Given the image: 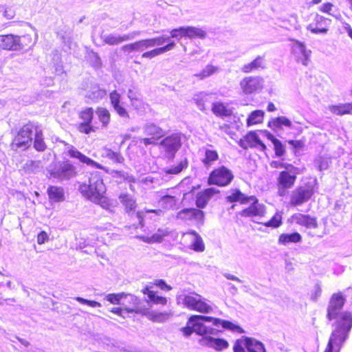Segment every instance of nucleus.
I'll return each instance as SVG.
<instances>
[{
    "instance_id": "1",
    "label": "nucleus",
    "mask_w": 352,
    "mask_h": 352,
    "mask_svg": "<svg viewBox=\"0 0 352 352\" xmlns=\"http://www.w3.org/2000/svg\"><path fill=\"white\" fill-rule=\"evenodd\" d=\"M78 191L84 198L104 209H110L112 206L110 199L106 196L107 187L100 172H90L87 181L79 184Z\"/></svg>"
},
{
    "instance_id": "2",
    "label": "nucleus",
    "mask_w": 352,
    "mask_h": 352,
    "mask_svg": "<svg viewBox=\"0 0 352 352\" xmlns=\"http://www.w3.org/2000/svg\"><path fill=\"white\" fill-rule=\"evenodd\" d=\"M39 129L40 126L33 122H28L22 125L10 143L11 149L28 150L30 148L32 140Z\"/></svg>"
},
{
    "instance_id": "3",
    "label": "nucleus",
    "mask_w": 352,
    "mask_h": 352,
    "mask_svg": "<svg viewBox=\"0 0 352 352\" xmlns=\"http://www.w3.org/2000/svg\"><path fill=\"white\" fill-rule=\"evenodd\" d=\"M302 172L299 168L293 164L291 165V167L281 170L276 178L278 195L283 197L287 190L294 186L298 175H300Z\"/></svg>"
},
{
    "instance_id": "4",
    "label": "nucleus",
    "mask_w": 352,
    "mask_h": 352,
    "mask_svg": "<svg viewBox=\"0 0 352 352\" xmlns=\"http://www.w3.org/2000/svg\"><path fill=\"white\" fill-rule=\"evenodd\" d=\"M32 44L30 35L17 36L12 34L0 35V50L7 51L20 50Z\"/></svg>"
},
{
    "instance_id": "5",
    "label": "nucleus",
    "mask_w": 352,
    "mask_h": 352,
    "mask_svg": "<svg viewBox=\"0 0 352 352\" xmlns=\"http://www.w3.org/2000/svg\"><path fill=\"white\" fill-rule=\"evenodd\" d=\"M94 111L92 107H85L78 113L80 122L76 129L81 134L89 135L98 131V127L93 124Z\"/></svg>"
},
{
    "instance_id": "6",
    "label": "nucleus",
    "mask_w": 352,
    "mask_h": 352,
    "mask_svg": "<svg viewBox=\"0 0 352 352\" xmlns=\"http://www.w3.org/2000/svg\"><path fill=\"white\" fill-rule=\"evenodd\" d=\"M183 304L188 309L201 314H209L212 311V307L209 301L197 293L184 295Z\"/></svg>"
},
{
    "instance_id": "7",
    "label": "nucleus",
    "mask_w": 352,
    "mask_h": 352,
    "mask_svg": "<svg viewBox=\"0 0 352 352\" xmlns=\"http://www.w3.org/2000/svg\"><path fill=\"white\" fill-rule=\"evenodd\" d=\"M307 22L306 29L314 34H327L329 31L331 19L317 13H311L305 19Z\"/></svg>"
},
{
    "instance_id": "8",
    "label": "nucleus",
    "mask_w": 352,
    "mask_h": 352,
    "mask_svg": "<svg viewBox=\"0 0 352 352\" xmlns=\"http://www.w3.org/2000/svg\"><path fill=\"white\" fill-rule=\"evenodd\" d=\"M234 175L231 170L225 166L214 168L209 174L208 184L220 187L228 186L233 180Z\"/></svg>"
},
{
    "instance_id": "9",
    "label": "nucleus",
    "mask_w": 352,
    "mask_h": 352,
    "mask_svg": "<svg viewBox=\"0 0 352 352\" xmlns=\"http://www.w3.org/2000/svg\"><path fill=\"white\" fill-rule=\"evenodd\" d=\"M314 195V188L311 186H299L292 191L289 196L288 206L292 208L301 206L309 201Z\"/></svg>"
},
{
    "instance_id": "10",
    "label": "nucleus",
    "mask_w": 352,
    "mask_h": 352,
    "mask_svg": "<svg viewBox=\"0 0 352 352\" xmlns=\"http://www.w3.org/2000/svg\"><path fill=\"white\" fill-rule=\"evenodd\" d=\"M251 204L237 212L236 217L238 219L242 218H253L256 217H263L265 214V206L259 204L258 199L254 195L248 197V203Z\"/></svg>"
},
{
    "instance_id": "11",
    "label": "nucleus",
    "mask_w": 352,
    "mask_h": 352,
    "mask_svg": "<svg viewBox=\"0 0 352 352\" xmlns=\"http://www.w3.org/2000/svg\"><path fill=\"white\" fill-rule=\"evenodd\" d=\"M165 41L166 38L163 37H154L142 39L134 43L123 45L122 47V50L128 53L131 52H142L155 45H160Z\"/></svg>"
},
{
    "instance_id": "12",
    "label": "nucleus",
    "mask_w": 352,
    "mask_h": 352,
    "mask_svg": "<svg viewBox=\"0 0 352 352\" xmlns=\"http://www.w3.org/2000/svg\"><path fill=\"white\" fill-rule=\"evenodd\" d=\"M77 175L76 168L69 160L60 162L56 169L50 171L52 177L60 180H69Z\"/></svg>"
},
{
    "instance_id": "13",
    "label": "nucleus",
    "mask_w": 352,
    "mask_h": 352,
    "mask_svg": "<svg viewBox=\"0 0 352 352\" xmlns=\"http://www.w3.org/2000/svg\"><path fill=\"white\" fill-rule=\"evenodd\" d=\"M287 223L292 225H297L306 229H316L318 228V222L316 217L300 212L292 214L287 219Z\"/></svg>"
},
{
    "instance_id": "14",
    "label": "nucleus",
    "mask_w": 352,
    "mask_h": 352,
    "mask_svg": "<svg viewBox=\"0 0 352 352\" xmlns=\"http://www.w3.org/2000/svg\"><path fill=\"white\" fill-rule=\"evenodd\" d=\"M119 199L122 204L124 206V208L129 214L130 219L133 220L137 219L138 224L135 225V228L144 226V215L142 212H131L135 208V201L127 194H121L119 196Z\"/></svg>"
},
{
    "instance_id": "15",
    "label": "nucleus",
    "mask_w": 352,
    "mask_h": 352,
    "mask_svg": "<svg viewBox=\"0 0 352 352\" xmlns=\"http://www.w3.org/2000/svg\"><path fill=\"white\" fill-rule=\"evenodd\" d=\"M346 299L341 292L334 293L331 295L327 309V316L330 320L338 317L342 309Z\"/></svg>"
},
{
    "instance_id": "16",
    "label": "nucleus",
    "mask_w": 352,
    "mask_h": 352,
    "mask_svg": "<svg viewBox=\"0 0 352 352\" xmlns=\"http://www.w3.org/2000/svg\"><path fill=\"white\" fill-rule=\"evenodd\" d=\"M160 145L164 151L173 157L182 146L180 133H173L164 138Z\"/></svg>"
},
{
    "instance_id": "17",
    "label": "nucleus",
    "mask_w": 352,
    "mask_h": 352,
    "mask_svg": "<svg viewBox=\"0 0 352 352\" xmlns=\"http://www.w3.org/2000/svg\"><path fill=\"white\" fill-rule=\"evenodd\" d=\"M124 297L126 300L122 303V305L124 307L128 316L129 314L147 315L148 309L142 307V301L140 298L134 295H126Z\"/></svg>"
},
{
    "instance_id": "18",
    "label": "nucleus",
    "mask_w": 352,
    "mask_h": 352,
    "mask_svg": "<svg viewBox=\"0 0 352 352\" xmlns=\"http://www.w3.org/2000/svg\"><path fill=\"white\" fill-rule=\"evenodd\" d=\"M263 78L259 76H249L244 77L239 82L242 91L246 94H252L263 87Z\"/></svg>"
},
{
    "instance_id": "19",
    "label": "nucleus",
    "mask_w": 352,
    "mask_h": 352,
    "mask_svg": "<svg viewBox=\"0 0 352 352\" xmlns=\"http://www.w3.org/2000/svg\"><path fill=\"white\" fill-rule=\"evenodd\" d=\"M171 191L162 196L158 203L164 210H173L177 208L182 191L176 188H171Z\"/></svg>"
},
{
    "instance_id": "20",
    "label": "nucleus",
    "mask_w": 352,
    "mask_h": 352,
    "mask_svg": "<svg viewBox=\"0 0 352 352\" xmlns=\"http://www.w3.org/2000/svg\"><path fill=\"white\" fill-rule=\"evenodd\" d=\"M239 145L244 149H248L250 148H259L263 151H265L267 150L265 144L261 140L256 131L248 132L240 140Z\"/></svg>"
},
{
    "instance_id": "21",
    "label": "nucleus",
    "mask_w": 352,
    "mask_h": 352,
    "mask_svg": "<svg viewBox=\"0 0 352 352\" xmlns=\"http://www.w3.org/2000/svg\"><path fill=\"white\" fill-rule=\"evenodd\" d=\"M145 134L148 136L141 140L145 145L157 144L158 141L164 136V131L162 128L155 124L147 126L145 129Z\"/></svg>"
},
{
    "instance_id": "22",
    "label": "nucleus",
    "mask_w": 352,
    "mask_h": 352,
    "mask_svg": "<svg viewBox=\"0 0 352 352\" xmlns=\"http://www.w3.org/2000/svg\"><path fill=\"white\" fill-rule=\"evenodd\" d=\"M352 327V314L349 311L343 312L336 321V331L343 335L349 333Z\"/></svg>"
},
{
    "instance_id": "23",
    "label": "nucleus",
    "mask_w": 352,
    "mask_h": 352,
    "mask_svg": "<svg viewBox=\"0 0 352 352\" xmlns=\"http://www.w3.org/2000/svg\"><path fill=\"white\" fill-rule=\"evenodd\" d=\"M219 193V190L214 188H206L196 195L195 204L198 208H204L206 206L210 199L216 194Z\"/></svg>"
},
{
    "instance_id": "24",
    "label": "nucleus",
    "mask_w": 352,
    "mask_h": 352,
    "mask_svg": "<svg viewBox=\"0 0 352 352\" xmlns=\"http://www.w3.org/2000/svg\"><path fill=\"white\" fill-rule=\"evenodd\" d=\"M67 153L69 157L78 159L80 162L83 164L97 168L98 169L104 170L106 172H107V170H106L100 164L86 156L76 148H72L69 149Z\"/></svg>"
},
{
    "instance_id": "25",
    "label": "nucleus",
    "mask_w": 352,
    "mask_h": 352,
    "mask_svg": "<svg viewBox=\"0 0 352 352\" xmlns=\"http://www.w3.org/2000/svg\"><path fill=\"white\" fill-rule=\"evenodd\" d=\"M67 153L69 157L78 159L80 162L83 164L97 168L98 169L104 170L106 172H107V170H106L100 164L86 156L76 148H72L69 149Z\"/></svg>"
},
{
    "instance_id": "26",
    "label": "nucleus",
    "mask_w": 352,
    "mask_h": 352,
    "mask_svg": "<svg viewBox=\"0 0 352 352\" xmlns=\"http://www.w3.org/2000/svg\"><path fill=\"white\" fill-rule=\"evenodd\" d=\"M178 217L184 220H197L203 221L204 213L202 210H199V208H184L179 212Z\"/></svg>"
},
{
    "instance_id": "27",
    "label": "nucleus",
    "mask_w": 352,
    "mask_h": 352,
    "mask_svg": "<svg viewBox=\"0 0 352 352\" xmlns=\"http://www.w3.org/2000/svg\"><path fill=\"white\" fill-rule=\"evenodd\" d=\"M211 111L214 115L221 118H230L233 115V108L222 102H215L212 104Z\"/></svg>"
},
{
    "instance_id": "28",
    "label": "nucleus",
    "mask_w": 352,
    "mask_h": 352,
    "mask_svg": "<svg viewBox=\"0 0 352 352\" xmlns=\"http://www.w3.org/2000/svg\"><path fill=\"white\" fill-rule=\"evenodd\" d=\"M175 45V43L173 41H170L164 46L155 47L151 50L143 52L141 55V57L145 59H153L156 56L173 50Z\"/></svg>"
},
{
    "instance_id": "29",
    "label": "nucleus",
    "mask_w": 352,
    "mask_h": 352,
    "mask_svg": "<svg viewBox=\"0 0 352 352\" xmlns=\"http://www.w3.org/2000/svg\"><path fill=\"white\" fill-rule=\"evenodd\" d=\"M265 67V61L263 56H257L250 63L245 64L241 68V72L244 74H249L259 69H264Z\"/></svg>"
},
{
    "instance_id": "30",
    "label": "nucleus",
    "mask_w": 352,
    "mask_h": 352,
    "mask_svg": "<svg viewBox=\"0 0 352 352\" xmlns=\"http://www.w3.org/2000/svg\"><path fill=\"white\" fill-rule=\"evenodd\" d=\"M330 112L338 116H342L344 115L352 116V102L346 103H338L336 104H331L329 107Z\"/></svg>"
},
{
    "instance_id": "31",
    "label": "nucleus",
    "mask_w": 352,
    "mask_h": 352,
    "mask_svg": "<svg viewBox=\"0 0 352 352\" xmlns=\"http://www.w3.org/2000/svg\"><path fill=\"white\" fill-rule=\"evenodd\" d=\"M110 101L112 107L120 117H129L127 111L120 104V95L116 91L110 94Z\"/></svg>"
},
{
    "instance_id": "32",
    "label": "nucleus",
    "mask_w": 352,
    "mask_h": 352,
    "mask_svg": "<svg viewBox=\"0 0 352 352\" xmlns=\"http://www.w3.org/2000/svg\"><path fill=\"white\" fill-rule=\"evenodd\" d=\"M168 233L167 230L159 228L154 234L140 236L138 238L148 243H160L162 241L164 236H168Z\"/></svg>"
},
{
    "instance_id": "33",
    "label": "nucleus",
    "mask_w": 352,
    "mask_h": 352,
    "mask_svg": "<svg viewBox=\"0 0 352 352\" xmlns=\"http://www.w3.org/2000/svg\"><path fill=\"white\" fill-rule=\"evenodd\" d=\"M302 241V236L298 232L292 233L280 234L278 239V243L280 245H286L289 243H297Z\"/></svg>"
},
{
    "instance_id": "34",
    "label": "nucleus",
    "mask_w": 352,
    "mask_h": 352,
    "mask_svg": "<svg viewBox=\"0 0 352 352\" xmlns=\"http://www.w3.org/2000/svg\"><path fill=\"white\" fill-rule=\"evenodd\" d=\"M266 138L270 140L274 148L275 155L277 157H282L286 153L285 146L281 142L280 140L277 139L272 133L268 131H265Z\"/></svg>"
},
{
    "instance_id": "35",
    "label": "nucleus",
    "mask_w": 352,
    "mask_h": 352,
    "mask_svg": "<svg viewBox=\"0 0 352 352\" xmlns=\"http://www.w3.org/2000/svg\"><path fill=\"white\" fill-rule=\"evenodd\" d=\"M47 193L49 199L54 202H61L65 199L64 190L60 186H49Z\"/></svg>"
},
{
    "instance_id": "36",
    "label": "nucleus",
    "mask_w": 352,
    "mask_h": 352,
    "mask_svg": "<svg viewBox=\"0 0 352 352\" xmlns=\"http://www.w3.org/2000/svg\"><path fill=\"white\" fill-rule=\"evenodd\" d=\"M184 30L185 31V38L190 39H203L206 36V32L204 30L197 27L184 26Z\"/></svg>"
},
{
    "instance_id": "37",
    "label": "nucleus",
    "mask_w": 352,
    "mask_h": 352,
    "mask_svg": "<svg viewBox=\"0 0 352 352\" xmlns=\"http://www.w3.org/2000/svg\"><path fill=\"white\" fill-rule=\"evenodd\" d=\"M248 197L245 196L239 189H232L230 194L226 197V200L230 203L239 202L241 204H247Z\"/></svg>"
},
{
    "instance_id": "38",
    "label": "nucleus",
    "mask_w": 352,
    "mask_h": 352,
    "mask_svg": "<svg viewBox=\"0 0 352 352\" xmlns=\"http://www.w3.org/2000/svg\"><path fill=\"white\" fill-rule=\"evenodd\" d=\"M142 294L147 295L150 301L154 304L165 305L167 302L166 297L157 296L155 292L151 290V287L146 286L142 290Z\"/></svg>"
},
{
    "instance_id": "39",
    "label": "nucleus",
    "mask_w": 352,
    "mask_h": 352,
    "mask_svg": "<svg viewBox=\"0 0 352 352\" xmlns=\"http://www.w3.org/2000/svg\"><path fill=\"white\" fill-rule=\"evenodd\" d=\"M206 340L208 342V344L217 351H222L229 346L228 341L223 338L208 337L206 338Z\"/></svg>"
},
{
    "instance_id": "40",
    "label": "nucleus",
    "mask_w": 352,
    "mask_h": 352,
    "mask_svg": "<svg viewBox=\"0 0 352 352\" xmlns=\"http://www.w3.org/2000/svg\"><path fill=\"white\" fill-rule=\"evenodd\" d=\"M96 113L102 126L107 127L111 120V113L106 108L98 107L96 109Z\"/></svg>"
},
{
    "instance_id": "41",
    "label": "nucleus",
    "mask_w": 352,
    "mask_h": 352,
    "mask_svg": "<svg viewBox=\"0 0 352 352\" xmlns=\"http://www.w3.org/2000/svg\"><path fill=\"white\" fill-rule=\"evenodd\" d=\"M219 153L216 150L206 148L201 162L205 166H210L214 162L219 160Z\"/></svg>"
},
{
    "instance_id": "42",
    "label": "nucleus",
    "mask_w": 352,
    "mask_h": 352,
    "mask_svg": "<svg viewBox=\"0 0 352 352\" xmlns=\"http://www.w3.org/2000/svg\"><path fill=\"white\" fill-rule=\"evenodd\" d=\"M292 123L289 119L285 116H279L269 122L268 126L272 128L280 129L283 126L291 127Z\"/></svg>"
},
{
    "instance_id": "43",
    "label": "nucleus",
    "mask_w": 352,
    "mask_h": 352,
    "mask_svg": "<svg viewBox=\"0 0 352 352\" xmlns=\"http://www.w3.org/2000/svg\"><path fill=\"white\" fill-rule=\"evenodd\" d=\"M33 146L38 152H43L47 148V145L44 141L43 131L40 128L34 138Z\"/></svg>"
},
{
    "instance_id": "44",
    "label": "nucleus",
    "mask_w": 352,
    "mask_h": 352,
    "mask_svg": "<svg viewBox=\"0 0 352 352\" xmlns=\"http://www.w3.org/2000/svg\"><path fill=\"white\" fill-rule=\"evenodd\" d=\"M188 166V161L186 158L179 162L177 165L164 169V173L168 175H177Z\"/></svg>"
},
{
    "instance_id": "45",
    "label": "nucleus",
    "mask_w": 352,
    "mask_h": 352,
    "mask_svg": "<svg viewBox=\"0 0 352 352\" xmlns=\"http://www.w3.org/2000/svg\"><path fill=\"white\" fill-rule=\"evenodd\" d=\"M187 234L192 235L193 237V243L190 245V249L195 252H203L205 249V245L201 236L195 232H190Z\"/></svg>"
},
{
    "instance_id": "46",
    "label": "nucleus",
    "mask_w": 352,
    "mask_h": 352,
    "mask_svg": "<svg viewBox=\"0 0 352 352\" xmlns=\"http://www.w3.org/2000/svg\"><path fill=\"white\" fill-rule=\"evenodd\" d=\"M264 112L261 110H255L252 111L247 119L248 126L255 125L262 123L263 121Z\"/></svg>"
},
{
    "instance_id": "47",
    "label": "nucleus",
    "mask_w": 352,
    "mask_h": 352,
    "mask_svg": "<svg viewBox=\"0 0 352 352\" xmlns=\"http://www.w3.org/2000/svg\"><path fill=\"white\" fill-rule=\"evenodd\" d=\"M218 70L219 67L214 66L212 65H208L200 72L194 74V76L199 80H203L217 72Z\"/></svg>"
},
{
    "instance_id": "48",
    "label": "nucleus",
    "mask_w": 352,
    "mask_h": 352,
    "mask_svg": "<svg viewBox=\"0 0 352 352\" xmlns=\"http://www.w3.org/2000/svg\"><path fill=\"white\" fill-rule=\"evenodd\" d=\"M282 215L279 212H276L269 221L261 223V224L265 227L277 228L282 225Z\"/></svg>"
},
{
    "instance_id": "49",
    "label": "nucleus",
    "mask_w": 352,
    "mask_h": 352,
    "mask_svg": "<svg viewBox=\"0 0 352 352\" xmlns=\"http://www.w3.org/2000/svg\"><path fill=\"white\" fill-rule=\"evenodd\" d=\"M248 339H251L248 337H242L237 339L233 346L234 352H246L245 349L248 351Z\"/></svg>"
},
{
    "instance_id": "50",
    "label": "nucleus",
    "mask_w": 352,
    "mask_h": 352,
    "mask_svg": "<svg viewBox=\"0 0 352 352\" xmlns=\"http://www.w3.org/2000/svg\"><path fill=\"white\" fill-rule=\"evenodd\" d=\"M190 322H193L194 331L198 335L204 336L208 333L206 327L203 324L201 320H194L192 316L190 317Z\"/></svg>"
},
{
    "instance_id": "51",
    "label": "nucleus",
    "mask_w": 352,
    "mask_h": 352,
    "mask_svg": "<svg viewBox=\"0 0 352 352\" xmlns=\"http://www.w3.org/2000/svg\"><path fill=\"white\" fill-rule=\"evenodd\" d=\"M248 352H266L264 345L256 340L252 338L248 339Z\"/></svg>"
},
{
    "instance_id": "52",
    "label": "nucleus",
    "mask_w": 352,
    "mask_h": 352,
    "mask_svg": "<svg viewBox=\"0 0 352 352\" xmlns=\"http://www.w3.org/2000/svg\"><path fill=\"white\" fill-rule=\"evenodd\" d=\"M131 36L129 35H123V36H113V35H109L105 38L104 41L106 43L111 45H118L123 41H128L130 39Z\"/></svg>"
},
{
    "instance_id": "53",
    "label": "nucleus",
    "mask_w": 352,
    "mask_h": 352,
    "mask_svg": "<svg viewBox=\"0 0 352 352\" xmlns=\"http://www.w3.org/2000/svg\"><path fill=\"white\" fill-rule=\"evenodd\" d=\"M222 328L238 333H243L245 332L239 325L228 320H223V322L222 323Z\"/></svg>"
},
{
    "instance_id": "54",
    "label": "nucleus",
    "mask_w": 352,
    "mask_h": 352,
    "mask_svg": "<svg viewBox=\"0 0 352 352\" xmlns=\"http://www.w3.org/2000/svg\"><path fill=\"white\" fill-rule=\"evenodd\" d=\"M126 296V294H109L106 298L111 304L119 305L122 298Z\"/></svg>"
},
{
    "instance_id": "55",
    "label": "nucleus",
    "mask_w": 352,
    "mask_h": 352,
    "mask_svg": "<svg viewBox=\"0 0 352 352\" xmlns=\"http://www.w3.org/2000/svg\"><path fill=\"white\" fill-rule=\"evenodd\" d=\"M153 286H156L163 291H170L172 289V287L167 285L162 279H155L151 282L149 287H151L152 288Z\"/></svg>"
},
{
    "instance_id": "56",
    "label": "nucleus",
    "mask_w": 352,
    "mask_h": 352,
    "mask_svg": "<svg viewBox=\"0 0 352 352\" xmlns=\"http://www.w3.org/2000/svg\"><path fill=\"white\" fill-rule=\"evenodd\" d=\"M287 142L292 146L294 153L300 151L305 146L304 140H290Z\"/></svg>"
},
{
    "instance_id": "57",
    "label": "nucleus",
    "mask_w": 352,
    "mask_h": 352,
    "mask_svg": "<svg viewBox=\"0 0 352 352\" xmlns=\"http://www.w3.org/2000/svg\"><path fill=\"white\" fill-rule=\"evenodd\" d=\"M170 36L171 38L177 39H180L183 37L185 38V31L184 30V26L172 29L170 31Z\"/></svg>"
},
{
    "instance_id": "58",
    "label": "nucleus",
    "mask_w": 352,
    "mask_h": 352,
    "mask_svg": "<svg viewBox=\"0 0 352 352\" xmlns=\"http://www.w3.org/2000/svg\"><path fill=\"white\" fill-rule=\"evenodd\" d=\"M107 155L110 160H111L113 162H117V163L121 164V163H123L124 161V157H122L121 153L119 152H114V151H109L108 152V153L107 154Z\"/></svg>"
},
{
    "instance_id": "59",
    "label": "nucleus",
    "mask_w": 352,
    "mask_h": 352,
    "mask_svg": "<svg viewBox=\"0 0 352 352\" xmlns=\"http://www.w3.org/2000/svg\"><path fill=\"white\" fill-rule=\"evenodd\" d=\"M147 315H148V319L155 322H160L164 321L166 316V314L164 313H148Z\"/></svg>"
},
{
    "instance_id": "60",
    "label": "nucleus",
    "mask_w": 352,
    "mask_h": 352,
    "mask_svg": "<svg viewBox=\"0 0 352 352\" xmlns=\"http://www.w3.org/2000/svg\"><path fill=\"white\" fill-rule=\"evenodd\" d=\"M75 299L80 303L87 305L91 307H100L101 306L100 302L95 300L85 299L82 297H76Z\"/></svg>"
},
{
    "instance_id": "61",
    "label": "nucleus",
    "mask_w": 352,
    "mask_h": 352,
    "mask_svg": "<svg viewBox=\"0 0 352 352\" xmlns=\"http://www.w3.org/2000/svg\"><path fill=\"white\" fill-rule=\"evenodd\" d=\"M181 331L186 336H188L194 332L193 322H190V318H188L186 325L182 327Z\"/></svg>"
},
{
    "instance_id": "62",
    "label": "nucleus",
    "mask_w": 352,
    "mask_h": 352,
    "mask_svg": "<svg viewBox=\"0 0 352 352\" xmlns=\"http://www.w3.org/2000/svg\"><path fill=\"white\" fill-rule=\"evenodd\" d=\"M333 8V3L330 2H326L319 7L318 10L322 13L331 14V12L332 11Z\"/></svg>"
},
{
    "instance_id": "63",
    "label": "nucleus",
    "mask_w": 352,
    "mask_h": 352,
    "mask_svg": "<svg viewBox=\"0 0 352 352\" xmlns=\"http://www.w3.org/2000/svg\"><path fill=\"white\" fill-rule=\"evenodd\" d=\"M49 240V236L45 231L40 232L36 237L37 243L39 245L43 244Z\"/></svg>"
},
{
    "instance_id": "64",
    "label": "nucleus",
    "mask_w": 352,
    "mask_h": 352,
    "mask_svg": "<svg viewBox=\"0 0 352 352\" xmlns=\"http://www.w3.org/2000/svg\"><path fill=\"white\" fill-rule=\"evenodd\" d=\"M322 292L321 288L316 285L314 290H312L309 294V298L311 300L316 301L318 300V297L320 296Z\"/></svg>"
}]
</instances>
